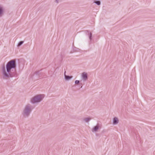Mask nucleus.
<instances>
[{"instance_id":"nucleus-9","label":"nucleus","mask_w":155,"mask_h":155,"mask_svg":"<svg viewBox=\"0 0 155 155\" xmlns=\"http://www.w3.org/2000/svg\"><path fill=\"white\" fill-rule=\"evenodd\" d=\"M92 34L91 32H88V34H87V36L89 37V39L91 40Z\"/></svg>"},{"instance_id":"nucleus-12","label":"nucleus","mask_w":155,"mask_h":155,"mask_svg":"<svg viewBox=\"0 0 155 155\" xmlns=\"http://www.w3.org/2000/svg\"><path fill=\"white\" fill-rule=\"evenodd\" d=\"M24 41H20L18 43V44L17 45V46L18 47H20L24 43Z\"/></svg>"},{"instance_id":"nucleus-13","label":"nucleus","mask_w":155,"mask_h":155,"mask_svg":"<svg viewBox=\"0 0 155 155\" xmlns=\"http://www.w3.org/2000/svg\"><path fill=\"white\" fill-rule=\"evenodd\" d=\"M3 12V9L1 8H0V16H1L2 15Z\"/></svg>"},{"instance_id":"nucleus-11","label":"nucleus","mask_w":155,"mask_h":155,"mask_svg":"<svg viewBox=\"0 0 155 155\" xmlns=\"http://www.w3.org/2000/svg\"><path fill=\"white\" fill-rule=\"evenodd\" d=\"M45 96L43 94H39L36 95L35 97H44Z\"/></svg>"},{"instance_id":"nucleus-2","label":"nucleus","mask_w":155,"mask_h":155,"mask_svg":"<svg viewBox=\"0 0 155 155\" xmlns=\"http://www.w3.org/2000/svg\"><path fill=\"white\" fill-rule=\"evenodd\" d=\"M33 109L32 106L30 104H28L24 107L22 112V114L25 117H28L30 115Z\"/></svg>"},{"instance_id":"nucleus-6","label":"nucleus","mask_w":155,"mask_h":155,"mask_svg":"<svg viewBox=\"0 0 155 155\" xmlns=\"http://www.w3.org/2000/svg\"><path fill=\"white\" fill-rule=\"evenodd\" d=\"M119 120L117 118L115 117H114L113 120V124H116L118 123Z\"/></svg>"},{"instance_id":"nucleus-10","label":"nucleus","mask_w":155,"mask_h":155,"mask_svg":"<svg viewBox=\"0 0 155 155\" xmlns=\"http://www.w3.org/2000/svg\"><path fill=\"white\" fill-rule=\"evenodd\" d=\"M94 2L97 5H100L101 4V2L100 1H94Z\"/></svg>"},{"instance_id":"nucleus-14","label":"nucleus","mask_w":155,"mask_h":155,"mask_svg":"<svg viewBox=\"0 0 155 155\" xmlns=\"http://www.w3.org/2000/svg\"><path fill=\"white\" fill-rule=\"evenodd\" d=\"M79 82L80 81L79 80H77L75 81V84H78L79 83Z\"/></svg>"},{"instance_id":"nucleus-1","label":"nucleus","mask_w":155,"mask_h":155,"mask_svg":"<svg viewBox=\"0 0 155 155\" xmlns=\"http://www.w3.org/2000/svg\"><path fill=\"white\" fill-rule=\"evenodd\" d=\"M16 64L15 61L12 60L8 62L6 67L3 66L2 68V74L3 78L7 79L9 78L16 77L17 74L16 70Z\"/></svg>"},{"instance_id":"nucleus-3","label":"nucleus","mask_w":155,"mask_h":155,"mask_svg":"<svg viewBox=\"0 0 155 155\" xmlns=\"http://www.w3.org/2000/svg\"><path fill=\"white\" fill-rule=\"evenodd\" d=\"M88 79L87 74V72H84L81 74V81H86Z\"/></svg>"},{"instance_id":"nucleus-8","label":"nucleus","mask_w":155,"mask_h":155,"mask_svg":"<svg viewBox=\"0 0 155 155\" xmlns=\"http://www.w3.org/2000/svg\"><path fill=\"white\" fill-rule=\"evenodd\" d=\"M91 118L90 117L85 118L83 119V120L86 122H88L90 120Z\"/></svg>"},{"instance_id":"nucleus-5","label":"nucleus","mask_w":155,"mask_h":155,"mask_svg":"<svg viewBox=\"0 0 155 155\" xmlns=\"http://www.w3.org/2000/svg\"><path fill=\"white\" fill-rule=\"evenodd\" d=\"M99 125L97 124L96 126H94L92 130V132H96L99 128Z\"/></svg>"},{"instance_id":"nucleus-15","label":"nucleus","mask_w":155,"mask_h":155,"mask_svg":"<svg viewBox=\"0 0 155 155\" xmlns=\"http://www.w3.org/2000/svg\"><path fill=\"white\" fill-rule=\"evenodd\" d=\"M59 0H55V2L57 3L59 2Z\"/></svg>"},{"instance_id":"nucleus-7","label":"nucleus","mask_w":155,"mask_h":155,"mask_svg":"<svg viewBox=\"0 0 155 155\" xmlns=\"http://www.w3.org/2000/svg\"><path fill=\"white\" fill-rule=\"evenodd\" d=\"M64 76L65 80L67 81H68L72 78V76H70L66 75L65 74V72H64Z\"/></svg>"},{"instance_id":"nucleus-4","label":"nucleus","mask_w":155,"mask_h":155,"mask_svg":"<svg viewBox=\"0 0 155 155\" xmlns=\"http://www.w3.org/2000/svg\"><path fill=\"white\" fill-rule=\"evenodd\" d=\"M43 97H32L31 100V102L32 104L39 102L42 100Z\"/></svg>"}]
</instances>
